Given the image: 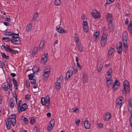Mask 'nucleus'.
<instances>
[{
	"instance_id": "nucleus-15",
	"label": "nucleus",
	"mask_w": 132,
	"mask_h": 132,
	"mask_svg": "<svg viewBox=\"0 0 132 132\" xmlns=\"http://www.w3.org/2000/svg\"><path fill=\"white\" fill-rule=\"evenodd\" d=\"M117 52L119 54L121 53L122 50V45L121 43H119L116 46Z\"/></svg>"
},
{
	"instance_id": "nucleus-9",
	"label": "nucleus",
	"mask_w": 132,
	"mask_h": 132,
	"mask_svg": "<svg viewBox=\"0 0 132 132\" xmlns=\"http://www.w3.org/2000/svg\"><path fill=\"white\" fill-rule=\"evenodd\" d=\"M63 79V76H61L57 80L55 85V87L57 89H59L60 88L61 84L62 81Z\"/></svg>"
},
{
	"instance_id": "nucleus-55",
	"label": "nucleus",
	"mask_w": 132,
	"mask_h": 132,
	"mask_svg": "<svg viewBox=\"0 0 132 132\" xmlns=\"http://www.w3.org/2000/svg\"><path fill=\"white\" fill-rule=\"evenodd\" d=\"M36 121L34 119H31L30 121V123H31L33 124L34 123V122H35Z\"/></svg>"
},
{
	"instance_id": "nucleus-3",
	"label": "nucleus",
	"mask_w": 132,
	"mask_h": 132,
	"mask_svg": "<svg viewBox=\"0 0 132 132\" xmlns=\"http://www.w3.org/2000/svg\"><path fill=\"white\" fill-rule=\"evenodd\" d=\"M124 86V89L122 90V92L123 93H129L130 92V89L129 86V82L127 81H124L123 83Z\"/></svg>"
},
{
	"instance_id": "nucleus-52",
	"label": "nucleus",
	"mask_w": 132,
	"mask_h": 132,
	"mask_svg": "<svg viewBox=\"0 0 132 132\" xmlns=\"http://www.w3.org/2000/svg\"><path fill=\"white\" fill-rule=\"evenodd\" d=\"M112 73V70L111 69H110L107 72L108 75H111V74Z\"/></svg>"
},
{
	"instance_id": "nucleus-39",
	"label": "nucleus",
	"mask_w": 132,
	"mask_h": 132,
	"mask_svg": "<svg viewBox=\"0 0 132 132\" xmlns=\"http://www.w3.org/2000/svg\"><path fill=\"white\" fill-rule=\"evenodd\" d=\"M13 33V32H12L11 31L9 32L7 31H6L5 32L4 35L5 36L8 35V36H12Z\"/></svg>"
},
{
	"instance_id": "nucleus-54",
	"label": "nucleus",
	"mask_w": 132,
	"mask_h": 132,
	"mask_svg": "<svg viewBox=\"0 0 132 132\" xmlns=\"http://www.w3.org/2000/svg\"><path fill=\"white\" fill-rule=\"evenodd\" d=\"M13 84L14 85H16L17 84V82H16V81L15 79L14 78H13Z\"/></svg>"
},
{
	"instance_id": "nucleus-56",
	"label": "nucleus",
	"mask_w": 132,
	"mask_h": 132,
	"mask_svg": "<svg viewBox=\"0 0 132 132\" xmlns=\"http://www.w3.org/2000/svg\"><path fill=\"white\" fill-rule=\"evenodd\" d=\"M128 29L129 31H131V30L132 29V26L128 25Z\"/></svg>"
},
{
	"instance_id": "nucleus-37",
	"label": "nucleus",
	"mask_w": 132,
	"mask_h": 132,
	"mask_svg": "<svg viewBox=\"0 0 132 132\" xmlns=\"http://www.w3.org/2000/svg\"><path fill=\"white\" fill-rule=\"evenodd\" d=\"M1 55L3 58H5L7 60L9 59V57L8 56L6 55L4 53H2Z\"/></svg>"
},
{
	"instance_id": "nucleus-24",
	"label": "nucleus",
	"mask_w": 132,
	"mask_h": 132,
	"mask_svg": "<svg viewBox=\"0 0 132 132\" xmlns=\"http://www.w3.org/2000/svg\"><path fill=\"white\" fill-rule=\"evenodd\" d=\"M82 123L84 124V125L86 129H89L90 127V124L88 123L87 120L83 121L82 122Z\"/></svg>"
},
{
	"instance_id": "nucleus-30",
	"label": "nucleus",
	"mask_w": 132,
	"mask_h": 132,
	"mask_svg": "<svg viewBox=\"0 0 132 132\" xmlns=\"http://www.w3.org/2000/svg\"><path fill=\"white\" fill-rule=\"evenodd\" d=\"M82 79L83 82L84 83H86L87 82L88 80L87 76L85 74H84L83 75Z\"/></svg>"
},
{
	"instance_id": "nucleus-16",
	"label": "nucleus",
	"mask_w": 132,
	"mask_h": 132,
	"mask_svg": "<svg viewBox=\"0 0 132 132\" xmlns=\"http://www.w3.org/2000/svg\"><path fill=\"white\" fill-rule=\"evenodd\" d=\"M32 71L33 72V73H31L30 74L28 75V77H29V80H32V79H33V78L34 77L35 72H36L37 73L39 71V70L38 69H37L36 71L35 70V68H32Z\"/></svg>"
},
{
	"instance_id": "nucleus-29",
	"label": "nucleus",
	"mask_w": 132,
	"mask_h": 132,
	"mask_svg": "<svg viewBox=\"0 0 132 132\" xmlns=\"http://www.w3.org/2000/svg\"><path fill=\"white\" fill-rule=\"evenodd\" d=\"M77 46L78 50L80 52H82L83 51V48L81 44H76Z\"/></svg>"
},
{
	"instance_id": "nucleus-59",
	"label": "nucleus",
	"mask_w": 132,
	"mask_h": 132,
	"mask_svg": "<svg viewBox=\"0 0 132 132\" xmlns=\"http://www.w3.org/2000/svg\"><path fill=\"white\" fill-rule=\"evenodd\" d=\"M4 24L6 26H9L10 23L7 22H4Z\"/></svg>"
},
{
	"instance_id": "nucleus-62",
	"label": "nucleus",
	"mask_w": 132,
	"mask_h": 132,
	"mask_svg": "<svg viewBox=\"0 0 132 132\" xmlns=\"http://www.w3.org/2000/svg\"><path fill=\"white\" fill-rule=\"evenodd\" d=\"M47 116L48 117H50L51 116V114L50 112H48L47 113Z\"/></svg>"
},
{
	"instance_id": "nucleus-23",
	"label": "nucleus",
	"mask_w": 132,
	"mask_h": 132,
	"mask_svg": "<svg viewBox=\"0 0 132 132\" xmlns=\"http://www.w3.org/2000/svg\"><path fill=\"white\" fill-rule=\"evenodd\" d=\"M108 26L110 32L113 31V29L114 26L113 24V21H109L108 22Z\"/></svg>"
},
{
	"instance_id": "nucleus-5",
	"label": "nucleus",
	"mask_w": 132,
	"mask_h": 132,
	"mask_svg": "<svg viewBox=\"0 0 132 132\" xmlns=\"http://www.w3.org/2000/svg\"><path fill=\"white\" fill-rule=\"evenodd\" d=\"M124 98L122 96L119 97L116 102V106L117 108H120L123 103Z\"/></svg>"
},
{
	"instance_id": "nucleus-36",
	"label": "nucleus",
	"mask_w": 132,
	"mask_h": 132,
	"mask_svg": "<svg viewBox=\"0 0 132 132\" xmlns=\"http://www.w3.org/2000/svg\"><path fill=\"white\" fill-rule=\"evenodd\" d=\"M44 42L45 41L44 40H43L40 43L39 45L40 48H43L44 44Z\"/></svg>"
},
{
	"instance_id": "nucleus-14",
	"label": "nucleus",
	"mask_w": 132,
	"mask_h": 132,
	"mask_svg": "<svg viewBox=\"0 0 132 132\" xmlns=\"http://www.w3.org/2000/svg\"><path fill=\"white\" fill-rule=\"evenodd\" d=\"M82 25L83 26V28L84 32L86 33L89 30L88 27V23L86 20H83Z\"/></svg>"
},
{
	"instance_id": "nucleus-42",
	"label": "nucleus",
	"mask_w": 132,
	"mask_h": 132,
	"mask_svg": "<svg viewBox=\"0 0 132 132\" xmlns=\"http://www.w3.org/2000/svg\"><path fill=\"white\" fill-rule=\"evenodd\" d=\"M55 123V121L54 119H52L51 120L49 124L51 125V126H54Z\"/></svg>"
},
{
	"instance_id": "nucleus-8",
	"label": "nucleus",
	"mask_w": 132,
	"mask_h": 132,
	"mask_svg": "<svg viewBox=\"0 0 132 132\" xmlns=\"http://www.w3.org/2000/svg\"><path fill=\"white\" fill-rule=\"evenodd\" d=\"M20 39L19 37H14V36H13V38H12L10 39V41L14 44H20L21 43Z\"/></svg>"
},
{
	"instance_id": "nucleus-18",
	"label": "nucleus",
	"mask_w": 132,
	"mask_h": 132,
	"mask_svg": "<svg viewBox=\"0 0 132 132\" xmlns=\"http://www.w3.org/2000/svg\"><path fill=\"white\" fill-rule=\"evenodd\" d=\"M56 28L57 30L59 33L63 34L67 32V31L66 30H65L64 29L60 27L59 26H57Z\"/></svg>"
},
{
	"instance_id": "nucleus-46",
	"label": "nucleus",
	"mask_w": 132,
	"mask_h": 132,
	"mask_svg": "<svg viewBox=\"0 0 132 132\" xmlns=\"http://www.w3.org/2000/svg\"><path fill=\"white\" fill-rule=\"evenodd\" d=\"M30 80H31L30 82L31 84H36V78H34L33 79Z\"/></svg>"
},
{
	"instance_id": "nucleus-48",
	"label": "nucleus",
	"mask_w": 132,
	"mask_h": 132,
	"mask_svg": "<svg viewBox=\"0 0 132 132\" xmlns=\"http://www.w3.org/2000/svg\"><path fill=\"white\" fill-rule=\"evenodd\" d=\"M47 57H42V60L43 61V63H45L46 61H47Z\"/></svg>"
},
{
	"instance_id": "nucleus-47",
	"label": "nucleus",
	"mask_w": 132,
	"mask_h": 132,
	"mask_svg": "<svg viewBox=\"0 0 132 132\" xmlns=\"http://www.w3.org/2000/svg\"><path fill=\"white\" fill-rule=\"evenodd\" d=\"M34 130L35 132H39L40 129L37 127H35L34 129Z\"/></svg>"
},
{
	"instance_id": "nucleus-60",
	"label": "nucleus",
	"mask_w": 132,
	"mask_h": 132,
	"mask_svg": "<svg viewBox=\"0 0 132 132\" xmlns=\"http://www.w3.org/2000/svg\"><path fill=\"white\" fill-rule=\"evenodd\" d=\"M77 64L78 67L79 68V69H80L81 68V66L80 65L78 62L77 63Z\"/></svg>"
},
{
	"instance_id": "nucleus-22",
	"label": "nucleus",
	"mask_w": 132,
	"mask_h": 132,
	"mask_svg": "<svg viewBox=\"0 0 132 132\" xmlns=\"http://www.w3.org/2000/svg\"><path fill=\"white\" fill-rule=\"evenodd\" d=\"M111 117V114L109 112H108L104 115V120L105 121H107L109 120Z\"/></svg>"
},
{
	"instance_id": "nucleus-10",
	"label": "nucleus",
	"mask_w": 132,
	"mask_h": 132,
	"mask_svg": "<svg viewBox=\"0 0 132 132\" xmlns=\"http://www.w3.org/2000/svg\"><path fill=\"white\" fill-rule=\"evenodd\" d=\"M3 47V48L5 49V51L7 52H9L12 54H15L17 53L18 51L12 49L9 47H5L4 45H2L1 47Z\"/></svg>"
},
{
	"instance_id": "nucleus-61",
	"label": "nucleus",
	"mask_w": 132,
	"mask_h": 132,
	"mask_svg": "<svg viewBox=\"0 0 132 132\" xmlns=\"http://www.w3.org/2000/svg\"><path fill=\"white\" fill-rule=\"evenodd\" d=\"M3 67V64L1 61L0 60V68H2Z\"/></svg>"
},
{
	"instance_id": "nucleus-19",
	"label": "nucleus",
	"mask_w": 132,
	"mask_h": 132,
	"mask_svg": "<svg viewBox=\"0 0 132 132\" xmlns=\"http://www.w3.org/2000/svg\"><path fill=\"white\" fill-rule=\"evenodd\" d=\"M8 81H7L6 82H5L2 85V87L3 90L5 91H6L9 88H8Z\"/></svg>"
},
{
	"instance_id": "nucleus-28",
	"label": "nucleus",
	"mask_w": 132,
	"mask_h": 132,
	"mask_svg": "<svg viewBox=\"0 0 132 132\" xmlns=\"http://www.w3.org/2000/svg\"><path fill=\"white\" fill-rule=\"evenodd\" d=\"M21 119L24 121V123L25 125H27L28 123V120L27 118L22 116L21 118Z\"/></svg>"
},
{
	"instance_id": "nucleus-25",
	"label": "nucleus",
	"mask_w": 132,
	"mask_h": 132,
	"mask_svg": "<svg viewBox=\"0 0 132 132\" xmlns=\"http://www.w3.org/2000/svg\"><path fill=\"white\" fill-rule=\"evenodd\" d=\"M112 80H106V86L108 88H110L112 83Z\"/></svg>"
},
{
	"instance_id": "nucleus-32",
	"label": "nucleus",
	"mask_w": 132,
	"mask_h": 132,
	"mask_svg": "<svg viewBox=\"0 0 132 132\" xmlns=\"http://www.w3.org/2000/svg\"><path fill=\"white\" fill-rule=\"evenodd\" d=\"M102 65L101 64H98L97 66V70L98 72H100L102 68Z\"/></svg>"
},
{
	"instance_id": "nucleus-63",
	"label": "nucleus",
	"mask_w": 132,
	"mask_h": 132,
	"mask_svg": "<svg viewBox=\"0 0 132 132\" xmlns=\"http://www.w3.org/2000/svg\"><path fill=\"white\" fill-rule=\"evenodd\" d=\"M5 20L9 22H10L11 21V19L10 18H5Z\"/></svg>"
},
{
	"instance_id": "nucleus-64",
	"label": "nucleus",
	"mask_w": 132,
	"mask_h": 132,
	"mask_svg": "<svg viewBox=\"0 0 132 132\" xmlns=\"http://www.w3.org/2000/svg\"><path fill=\"white\" fill-rule=\"evenodd\" d=\"M10 75L12 77H15L16 75L15 73H11Z\"/></svg>"
},
{
	"instance_id": "nucleus-6",
	"label": "nucleus",
	"mask_w": 132,
	"mask_h": 132,
	"mask_svg": "<svg viewBox=\"0 0 132 132\" xmlns=\"http://www.w3.org/2000/svg\"><path fill=\"white\" fill-rule=\"evenodd\" d=\"M108 34L103 33L101 37V45L102 47H104L106 44L107 40Z\"/></svg>"
},
{
	"instance_id": "nucleus-57",
	"label": "nucleus",
	"mask_w": 132,
	"mask_h": 132,
	"mask_svg": "<svg viewBox=\"0 0 132 132\" xmlns=\"http://www.w3.org/2000/svg\"><path fill=\"white\" fill-rule=\"evenodd\" d=\"M79 109L77 108H76L75 109L73 110V111L75 112L76 113H77L79 112Z\"/></svg>"
},
{
	"instance_id": "nucleus-40",
	"label": "nucleus",
	"mask_w": 132,
	"mask_h": 132,
	"mask_svg": "<svg viewBox=\"0 0 132 132\" xmlns=\"http://www.w3.org/2000/svg\"><path fill=\"white\" fill-rule=\"evenodd\" d=\"M61 4L60 0H55L54 2V4L55 5H59Z\"/></svg>"
},
{
	"instance_id": "nucleus-20",
	"label": "nucleus",
	"mask_w": 132,
	"mask_h": 132,
	"mask_svg": "<svg viewBox=\"0 0 132 132\" xmlns=\"http://www.w3.org/2000/svg\"><path fill=\"white\" fill-rule=\"evenodd\" d=\"M100 32H96L93 35V39L94 41H97L99 39Z\"/></svg>"
},
{
	"instance_id": "nucleus-51",
	"label": "nucleus",
	"mask_w": 132,
	"mask_h": 132,
	"mask_svg": "<svg viewBox=\"0 0 132 132\" xmlns=\"http://www.w3.org/2000/svg\"><path fill=\"white\" fill-rule=\"evenodd\" d=\"M25 98L27 100H29L30 98V96L29 94H27L26 95Z\"/></svg>"
},
{
	"instance_id": "nucleus-35",
	"label": "nucleus",
	"mask_w": 132,
	"mask_h": 132,
	"mask_svg": "<svg viewBox=\"0 0 132 132\" xmlns=\"http://www.w3.org/2000/svg\"><path fill=\"white\" fill-rule=\"evenodd\" d=\"M32 26V24L30 23L28 24L26 28V31H28L31 29V27Z\"/></svg>"
},
{
	"instance_id": "nucleus-44",
	"label": "nucleus",
	"mask_w": 132,
	"mask_h": 132,
	"mask_svg": "<svg viewBox=\"0 0 132 132\" xmlns=\"http://www.w3.org/2000/svg\"><path fill=\"white\" fill-rule=\"evenodd\" d=\"M49 74H48V73L45 74L44 73L42 75V77L44 79L48 78L49 76Z\"/></svg>"
},
{
	"instance_id": "nucleus-12",
	"label": "nucleus",
	"mask_w": 132,
	"mask_h": 132,
	"mask_svg": "<svg viewBox=\"0 0 132 132\" xmlns=\"http://www.w3.org/2000/svg\"><path fill=\"white\" fill-rule=\"evenodd\" d=\"M120 86V83L117 80H116L113 83L112 87L113 90L114 91L117 90L119 88Z\"/></svg>"
},
{
	"instance_id": "nucleus-13",
	"label": "nucleus",
	"mask_w": 132,
	"mask_h": 132,
	"mask_svg": "<svg viewBox=\"0 0 132 132\" xmlns=\"http://www.w3.org/2000/svg\"><path fill=\"white\" fill-rule=\"evenodd\" d=\"M15 98V99L13 98H12L10 99L9 100V103L10 105L11 108H13L15 104V101L16 102H17V96L16 95Z\"/></svg>"
},
{
	"instance_id": "nucleus-45",
	"label": "nucleus",
	"mask_w": 132,
	"mask_h": 132,
	"mask_svg": "<svg viewBox=\"0 0 132 132\" xmlns=\"http://www.w3.org/2000/svg\"><path fill=\"white\" fill-rule=\"evenodd\" d=\"M114 0H107L105 4V5L106 6L107 4H110L112 2H113Z\"/></svg>"
},
{
	"instance_id": "nucleus-53",
	"label": "nucleus",
	"mask_w": 132,
	"mask_h": 132,
	"mask_svg": "<svg viewBox=\"0 0 132 132\" xmlns=\"http://www.w3.org/2000/svg\"><path fill=\"white\" fill-rule=\"evenodd\" d=\"M26 84L27 88L29 87L30 86V84L28 82L27 80L26 81Z\"/></svg>"
},
{
	"instance_id": "nucleus-33",
	"label": "nucleus",
	"mask_w": 132,
	"mask_h": 132,
	"mask_svg": "<svg viewBox=\"0 0 132 132\" xmlns=\"http://www.w3.org/2000/svg\"><path fill=\"white\" fill-rule=\"evenodd\" d=\"M76 36L74 37L75 41L76 42V44H79L80 43L79 42V39L78 38V35L76 33H75Z\"/></svg>"
},
{
	"instance_id": "nucleus-41",
	"label": "nucleus",
	"mask_w": 132,
	"mask_h": 132,
	"mask_svg": "<svg viewBox=\"0 0 132 132\" xmlns=\"http://www.w3.org/2000/svg\"><path fill=\"white\" fill-rule=\"evenodd\" d=\"M114 49V48H110V49L109 50L108 54L110 55H111L113 52V50Z\"/></svg>"
},
{
	"instance_id": "nucleus-31",
	"label": "nucleus",
	"mask_w": 132,
	"mask_h": 132,
	"mask_svg": "<svg viewBox=\"0 0 132 132\" xmlns=\"http://www.w3.org/2000/svg\"><path fill=\"white\" fill-rule=\"evenodd\" d=\"M7 80H8V84H9V89L10 90H12V83L11 81V80L10 79V78H8L7 79Z\"/></svg>"
},
{
	"instance_id": "nucleus-38",
	"label": "nucleus",
	"mask_w": 132,
	"mask_h": 132,
	"mask_svg": "<svg viewBox=\"0 0 132 132\" xmlns=\"http://www.w3.org/2000/svg\"><path fill=\"white\" fill-rule=\"evenodd\" d=\"M111 75H106L105 76V79H106V80H112L111 78Z\"/></svg>"
},
{
	"instance_id": "nucleus-17",
	"label": "nucleus",
	"mask_w": 132,
	"mask_h": 132,
	"mask_svg": "<svg viewBox=\"0 0 132 132\" xmlns=\"http://www.w3.org/2000/svg\"><path fill=\"white\" fill-rule=\"evenodd\" d=\"M128 108L129 111V112L130 114L131 115V117L130 118L129 120H132V105L131 103L129 102L128 104Z\"/></svg>"
},
{
	"instance_id": "nucleus-43",
	"label": "nucleus",
	"mask_w": 132,
	"mask_h": 132,
	"mask_svg": "<svg viewBox=\"0 0 132 132\" xmlns=\"http://www.w3.org/2000/svg\"><path fill=\"white\" fill-rule=\"evenodd\" d=\"M51 125L49 124L47 127V129L48 131H51L52 129H53V126H51Z\"/></svg>"
},
{
	"instance_id": "nucleus-11",
	"label": "nucleus",
	"mask_w": 132,
	"mask_h": 132,
	"mask_svg": "<svg viewBox=\"0 0 132 132\" xmlns=\"http://www.w3.org/2000/svg\"><path fill=\"white\" fill-rule=\"evenodd\" d=\"M73 67H71L69 69L66 75L65 80H68V79L72 76L73 72Z\"/></svg>"
},
{
	"instance_id": "nucleus-1",
	"label": "nucleus",
	"mask_w": 132,
	"mask_h": 132,
	"mask_svg": "<svg viewBox=\"0 0 132 132\" xmlns=\"http://www.w3.org/2000/svg\"><path fill=\"white\" fill-rule=\"evenodd\" d=\"M16 116L15 114H12L10 117H7L6 120V125L7 128L10 129L12 125L14 126L16 122Z\"/></svg>"
},
{
	"instance_id": "nucleus-49",
	"label": "nucleus",
	"mask_w": 132,
	"mask_h": 132,
	"mask_svg": "<svg viewBox=\"0 0 132 132\" xmlns=\"http://www.w3.org/2000/svg\"><path fill=\"white\" fill-rule=\"evenodd\" d=\"M38 16V13H35L33 17V19L34 20H36V18Z\"/></svg>"
},
{
	"instance_id": "nucleus-34",
	"label": "nucleus",
	"mask_w": 132,
	"mask_h": 132,
	"mask_svg": "<svg viewBox=\"0 0 132 132\" xmlns=\"http://www.w3.org/2000/svg\"><path fill=\"white\" fill-rule=\"evenodd\" d=\"M38 47H35L34 48L32 52V54L35 55L38 51Z\"/></svg>"
},
{
	"instance_id": "nucleus-4",
	"label": "nucleus",
	"mask_w": 132,
	"mask_h": 132,
	"mask_svg": "<svg viewBox=\"0 0 132 132\" xmlns=\"http://www.w3.org/2000/svg\"><path fill=\"white\" fill-rule=\"evenodd\" d=\"M128 36L127 32L124 31L122 35V40L123 43V47L126 48L128 47L127 45Z\"/></svg>"
},
{
	"instance_id": "nucleus-26",
	"label": "nucleus",
	"mask_w": 132,
	"mask_h": 132,
	"mask_svg": "<svg viewBox=\"0 0 132 132\" xmlns=\"http://www.w3.org/2000/svg\"><path fill=\"white\" fill-rule=\"evenodd\" d=\"M107 19L108 22L110 21H113V19L112 18V15L111 14H108L107 16Z\"/></svg>"
},
{
	"instance_id": "nucleus-7",
	"label": "nucleus",
	"mask_w": 132,
	"mask_h": 132,
	"mask_svg": "<svg viewBox=\"0 0 132 132\" xmlns=\"http://www.w3.org/2000/svg\"><path fill=\"white\" fill-rule=\"evenodd\" d=\"M21 101V100H19V103L17 104L18 108L20 112L22 111H24L27 108V105L26 104L24 103L20 106V102Z\"/></svg>"
},
{
	"instance_id": "nucleus-21",
	"label": "nucleus",
	"mask_w": 132,
	"mask_h": 132,
	"mask_svg": "<svg viewBox=\"0 0 132 132\" xmlns=\"http://www.w3.org/2000/svg\"><path fill=\"white\" fill-rule=\"evenodd\" d=\"M92 15L95 19H97L99 18L100 15L97 11H95L92 12Z\"/></svg>"
},
{
	"instance_id": "nucleus-27",
	"label": "nucleus",
	"mask_w": 132,
	"mask_h": 132,
	"mask_svg": "<svg viewBox=\"0 0 132 132\" xmlns=\"http://www.w3.org/2000/svg\"><path fill=\"white\" fill-rule=\"evenodd\" d=\"M51 67L50 66H47L44 69V73L45 74L48 73L50 74V72Z\"/></svg>"
},
{
	"instance_id": "nucleus-2",
	"label": "nucleus",
	"mask_w": 132,
	"mask_h": 132,
	"mask_svg": "<svg viewBox=\"0 0 132 132\" xmlns=\"http://www.w3.org/2000/svg\"><path fill=\"white\" fill-rule=\"evenodd\" d=\"M41 102L43 105H45L48 109L50 108V98L48 96H47L45 98L43 97L41 98Z\"/></svg>"
},
{
	"instance_id": "nucleus-58",
	"label": "nucleus",
	"mask_w": 132,
	"mask_h": 132,
	"mask_svg": "<svg viewBox=\"0 0 132 132\" xmlns=\"http://www.w3.org/2000/svg\"><path fill=\"white\" fill-rule=\"evenodd\" d=\"M85 17H86V16L83 14L81 16V19H82V20H86V19Z\"/></svg>"
},
{
	"instance_id": "nucleus-50",
	"label": "nucleus",
	"mask_w": 132,
	"mask_h": 132,
	"mask_svg": "<svg viewBox=\"0 0 132 132\" xmlns=\"http://www.w3.org/2000/svg\"><path fill=\"white\" fill-rule=\"evenodd\" d=\"M97 126L98 128H101L103 126V124L102 123H97Z\"/></svg>"
}]
</instances>
